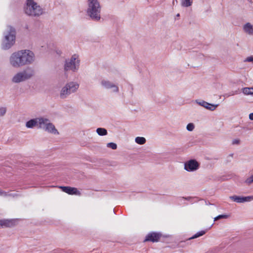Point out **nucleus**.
Masks as SVG:
<instances>
[{"label": "nucleus", "instance_id": "nucleus-1", "mask_svg": "<svg viewBox=\"0 0 253 253\" xmlns=\"http://www.w3.org/2000/svg\"><path fill=\"white\" fill-rule=\"evenodd\" d=\"M24 11L26 15L34 17H39L44 13L43 9L34 0H26Z\"/></svg>", "mask_w": 253, "mask_h": 253}, {"label": "nucleus", "instance_id": "nucleus-2", "mask_svg": "<svg viewBox=\"0 0 253 253\" xmlns=\"http://www.w3.org/2000/svg\"><path fill=\"white\" fill-rule=\"evenodd\" d=\"M101 7L98 0H88L86 13L92 20L100 19Z\"/></svg>", "mask_w": 253, "mask_h": 253}, {"label": "nucleus", "instance_id": "nucleus-3", "mask_svg": "<svg viewBox=\"0 0 253 253\" xmlns=\"http://www.w3.org/2000/svg\"><path fill=\"white\" fill-rule=\"evenodd\" d=\"M4 39L2 41L1 47L4 50L9 49L15 43V31L11 26H8L7 30L4 33Z\"/></svg>", "mask_w": 253, "mask_h": 253}, {"label": "nucleus", "instance_id": "nucleus-4", "mask_svg": "<svg viewBox=\"0 0 253 253\" xmlns=\"http://www.w3.org/2000/svg\"><path fill=\"white\" fill-rule=\"evenodd\" d=\"M80 62L79 55L74 54L70 58L65 60L64 66V70L77 72L80 68Z\"/></svg>", "mask_w": 253, "mask_h": 253}, {"label": "nucleus", "instance_id": "nucleus-5", "mask_svg": "<svg viewBox=\"0 0 253 253\" xmlns=\"http://www.w3.org/2000/svg\"><path fill=\"white\" fill-rule=\"evenodd\" d=\"M34 75V71L31 68L18 72L12 78V81L14 83L24 82L32 78Z\"/></svg>", "mask_w": 253, "mask_h": 253}, {"label": "nucleus", "instance_id": "nucleus-6", "mask_svg": "<svg viewBox=\"0 0 253 253\" xmlns=\"http://www.w3.org/2000/svg\"><path fill=\"white\" fill-rule=\"evenodd\" d=\"M9 62L10 65L15 68L23 66L20 51L12 53L9 57Z\"/></svg>", "mask_w": 253, "mask_h": 253}, {"label": "nucleus", "instance_id": "nucleus-7", "mask_svg": "<svg viewBox=\"0 0 253 253\" xmlns=\"http://www.w3.org/2000/svg\"><path fill=\"white\" fill-rule=\"evenodd\" d=\"M20 53L22 57L23 66L32 64L35 59L34 52L30 50H21Z\"/></svg>", "mask_w": 253, "mask_h": 253}, {"label": "nucleus", "instance_id": "nucleus-8", "mask_svg": "<svg viewBox=\"0 0 253 253\" xmlns=\"http://www.w3.org/2000/svg\"><path fill=\"white\" fill-rule=\"evenodd\" d=\"M199 167V163L195 160H190L184 163V169L188 172L195 171Z\"/></svg>", "mask_w": 253, "mask_h": 253}, {"label": "nucleus", "instance_id": "nucleus-9", "mask_svg": "<svg viewBox=\"0 0 253 253\" xmlns=\"http://www.w3.org/2000/svg\"><path fill=\"white\" fill-rule=\"evenodd\" d=\"M229 199L232 201L237 203H244L246 202H250L253 201V196H248L246 197L239 196L237 195H233L229 197Z\"/></svg>", "mask_w": 253, "mask_h": 253}, {"label": "nucleus", "instance_id": "nucleus-10", "mask_svg": "<svg viewBox=\"0 0 253 253\" xmlns=\"http://www.w3.org/2000/svg\"><path fill=\"white\" fill-rule=\"evenodd\" d=\"M162 236L160 233L158 232H150L148 233L144 240L145 242L150 241L152 242H157L159 240Z\"/></svg>", "mask_w": 253, "mask_h": 253}, {"label": "nucleus", "instance_id": "nucleus-11", "mask_svg": "<svg viewBox=\"0 0 253 253\" xmlns=\"http://www.w3.org/2000/svg\"><path fill=\"white\" fill-rule=\"evenodd\" d=\"M195 102L200 106L204 107L205 109L213 111L215 110L218 106V104H210L204 100H196Z\"/></svg>", "mask_w": 253, "mask_h": 253}, {"label": "nucleus", "instance_id": "nucleus-12", "mask_svg": "<svg viewBox=\"0 0 253 253\" xmlns=\"http://www.w3.org/2000/svg\"><path fill=\"white\" fill-rule=\"evenodd\" d=\"M101 84L105 88H112V91L114 92H118L119 91L118 86L109 81L103 80L101 82Z\"/></svg>", "mask_w": 253, "mask_h": 253}, {"label": "nucleus", "instance_id": "nucleus-13", "mask_svg": "<svg viewBox=\"0 0 253 253\" xmlns=\"http://www.w3.org/2000/svg\"><path fill=\"white\" fill-rule=\"evenodd\" d=\"M243 32L250 36L253 35V24L250 22L245 23L242 26Z\"/></svg>", "mask_w": 253, "mask_h": 253}, {"label": "nucleus", "instance_id": "nucleus-14", "mask_svg": "<svg viewBox=\"0 0 253 253\" xmlns=\"http://www.w3.org/2000/svg\"><path fill=\"white\" fill-rule=\"evenodd\" d=\"M59 188L61 189L63 192L70 195H78L80 194V192L76 188L68 186H60Z\"/></svg>", "mask_w": 253, "mask_h": 253}, {"label": "nucleus", "instance_id": "nucleus-15", "mask_svg": "<svg viewBox=\"0 0 253 253\" xmlns=\"http://www.w3.org/2000/svg\"><path fill=\"white\" fill-rule=\"evenodd\" d=\"M38 124L39 127L43 130L45 129L46 126L48 125V124L49 123L50 121L43 117L38 118Z\"/></svg>", "mask_w": 253, "mask_h": 253}, {"label": "nucleus", "instance_id": "nucleus-16", "mask_svg": "<svg viewBox=\"0 0 253 253\" xmlns=\"http://www.w3.org/2000/svg\"><path fill=\"white\" fill-rule=\"evenodd\" d=\"M16 220L15 219H3L0 220V227H10L15 224Z\"/></svg>", "mask_w": 253, "mask_h": 253}, {"label": "nucleus", "instance_id": "nucleus-17", "mask_svg": "<svg viewBox=\"0 0 253 253\" xmlns=\"http://www.w3.org/2000/svg\"><path fill=\"white\" fill-rule=\"evenodd\" d=\"M66 85L72 93L76 92L79 87V84L74 82H70L67 84Z\"/></svg>", "mask_w": 253, "mask_h": 253}, {"label": "nucleus", "instance_id": "nucleus-18", "mask_svg": "<svg viewBox=\"0 0 253 253\" xmlns=\"http://www.w3.org/2000/svg\"><path fill=\"white\" fill-rule=\"evenodd\" d=\"M45 131H47L49 133H52L54 134H58V132L57 130L55 128V126L53 124L49 122V124H48V125L45 127Z\"/></svg>", "mask_w": 253, "mask_h": 253}, {"label": "nucleus", "instance_id": "nucleus-19", "mask_svg": "<svg viewBox=\"0 0 253 253\" xmlns=\"http://www.w3.org/2000/svg\"><path fill=\"white\" fill-rule=\"evenodd\" d=\"M72 93L70 92V89L66 84L64 87H62L60 91V96L62 98H66Z\"/></svg>", "mask_w": 253, "mask_h": 253}, {"label": "nucleus", "instance_id": "nucleus-20", "mask_svg": "<svg viewBox=\"0 0 253 253\" xmlns=\"http://www.w3.org/2000/svg\"><path fill=\"white\" fill-rule=\"evenodd\" d=\"M38 118L36 119H31L28 121L26 124V126L27 128H33L36 126H38Z\"/></svg>", "mask_w": 253, "mask_h": 253}, {"label": "nucleus", "instance_id": "nucleus-21", "mask_svg": "<svg viewBox=\"0 0 253 253\" xmlns=\"http://www.w3.org/2000/svg\"><path fill=\"white\" fill-rule=\"evenodd\" d=\"M193 0H180V4L184 7H188L193 4Z\"/></svg>", "mask_w": 253, "mask_h": 253}, {"label": "nucleus", "instance_id": "nucleus-22", "mask_svg": "<svg viewBox=\"0 0 253 253\" xmlns=\"http://www.w3.org/2000/svg\"><path fill=\"white\" fill-rule=\"evenodd\" d=\"M243 92L246 95H253V87H245L243 88Z\"/></svg>", "mask_w": 253, "mask_h": 253}, {"label": "nucleus", "instance_id": "nucleus-23", "mask_svg": "<svg viewBox=\"0 0 253 253\" xmlns=\"http://www.w3.org/2000/svg\"><path fill=\"white\" fill-rule=\"evenodd\" d=\"M135 142L140 145L144 144L146 142V139L143 137H136L135 138Z\"/></svg>", "mask_w": 253, "mask_h": 253}, {"label": "nucleus", "instance_id": "nucleus-24", "mask_svg": "<svg viewBox=\"0 0 253 253\" xmlns=\"http://www.w3.org/2000/svg\"><path fill=\"white\" fill-rule=\"evenodd\" d=\"M96 132L100 136L106 135L107 134V130L104 128H98L96 129Z\"/></svg>", "mask_w": 253, "mask_h": 253}, {"label": "nucleus", "instance_id": "nucleus-25", "mask_svg": "<svg viewBox=\"0 0 253 253\" xmlns=\"http://www.w3.org/2000/svg\"><path fill=\"white\" fill-rule=\"evenodd\" d=\"M206 233V231L204 230H202L198 232L195 234H194L192 237L189 238V239H195L200 236H203Z\"/></svg>", "mask_w": 253, "mask_h": 253}, {"label": "nucleus", "instance_id": "nucleus-26", "mask_svg": "<svg viewBox=\"0 0 253 253\" xmlns=\"http://www.w3.org/2000/svg\"><path fill=\"white\" fill-rule=\"evenodd\" d=\"M230 215L227 214H220L214 218V221H216L220 219H227Z\"/></svg>", "mask_w": 253, "mask_h": 253}, {"label": "nucleus", "instance_id": "nucleus-27", "mask_svg": "<svg viewBox=\"0 0 253 253\" xmlns=\"http://www.w3.org/2000/svg\"><path fill=\"white\" fill-rule=\"evenodd\" d=\"M0 196L6 197L8 196H13L14 197V195L12 194L7 193L3 190H0Z\"/></svg>", "mask_w": 253, "mask_h": 253}, {"label": "nucleus", "instance_id": "nucleus-28", "mask_svg": "<svg viewBox=\"0 0 253 253\" xmlns=\"http://www.w3.org/2000/svg\"><path fill=\"white\" fill-rule=\"evenodd\" d=\"M107 147L110 148L113 150H116L117 148V145L114 142H110L107 144Z\"/></svg>", "mask_w": 253, "mask_h": 253}, {"label": "nucleus", "instance_id": "nucleus-29", "mask_svg": "<svg viewBox=\"0 0 253 253\" xmlns=\"http://www.w3.org/2000/svg\"><path fill=\"white\" fill-rule=\"evenodd\" d=\"M253 182V174L247 178L245 181V183L247 185H250Z\"/></svg>", "mask_w": 253, "mask_h": 253}, {"label": "nucleus", "instance_id": "nucleus-30", "mask_svg": "<svg viewBox=\"0 0 253 253\" xmlns=\"http://www.w3.org/2000/svg\"><path fill=\"white\" fill-rule=\"evenodd\" d=\"M195 126L193 124L189 123L187 125L186 129L189 131H193Z\"/></svg>", "mask_w": 253, "mask_h": 253}, {"label": "nucleus", "instance_id": "nucleus-31", "mask_svg": "<svg viewBox=\"0 0 253 253\" xmlns=\"http://www.w3.org/2000/svg\"><path fill=\"white\" fill-rule=\"evenodd\" d=\"M244 62H253V56H250L247 57L244 60Z\"/></svg>", "mask_w": 253, "mask_h": 253}, {"label": "nucleus", "instance_id": "nucleus-32", "mask_svg": "<svg viewBox=\"0 0 253 253\" xmlns=\"http://www.w3.org/2000/svg\"><path fill=\"white\" fill-rule=\"evenodd\" d=\"M240 140L239 139H234L232 141V144L234 145H238L240 144Z\"/></svg>", "mask_w": 253, "mask_h": 253}, {"label": "nucleus", "instance_id": "nucleus-33", "mask_svg": "<svg viewBox=\"0 0 253 253\" xmlns=\"http://www.w3.org/2000/svg\"><path fill=\"white\" fill-rule=\"evenodd\" d=\"M249 118H250V120H253V113H251L249 115Z\"/></svg>", "mask_w": 253, "mask_h": 253}]
</instances>
